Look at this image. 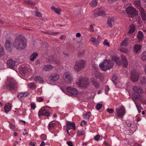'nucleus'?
<instances>
[{"label":"nucleus","instance_id":"c85d7f7f","mask_svg":"<svg viewBox=\"0 0 146 146\" xmlns=\"http://www.w3.org/2000/svg\"><path fill=\"white\" fill-rule=\"evenodd\" d=\"M133 89L135 93L139 94L141 93V89L138 87L135 86L133 88Z\"/></svg>","mask_w":146,"mask_h":146},{"label":"nucleus","instance_id":"dca6fc26","mask_svg":"<svg viewBox=\"0 0 146 146\" xmlns=\"http://www.w3.org/2000/svg\"><path fill=\"white\" fill-rule=\"evenodd\" d=\"M7 64L9 67L11 68H13L15 66V62L12 59H10L7 61Z\"/></svg>","mask_w":146,"mask_h":146},{"label":"nucleus","instance_id":"4468645a","mask_svg":"<svg viewBox=\"0 0 146 146\" xmlns=\"http://www.w3.org/2000/svg\"><path fill=\"white\" fill-rule=\"evenodd\" d=\"M60 125V123L58 122H56V123L53 122H50L49 123L48 128V129L50 130V129H52L54 127L57 126V125Z\"/></svg>","mask_w":146,"mask_h":146},{"label":"nucleus","instance_id":"680f3d73","mask_svg":"<svg viewBox=\"0 0 146 146\" xmlns=\"http://www.w3.org/2000/svg\"><path fill=\"white\" fill-rule=\"evenodd\" d=\"M90 31L91 32H93L94 31V28L92 25H90V27L89 28Z\"/></svg>","mask_w":146,"mask_h":146},{"label":"nucleus","instance_id":"39448f33","mask_svg":"<svg viewBox=\"0 0 146 146\" xmlns=\"http://www.w3.org/2000/svg\"><path fill=\"white\" fill-rule=\"evenodd\" d=\"M126 12L129 16L131 18H134L138 15V12L136 9L132 6H130L126 9Z\"/></svg>","mask_w":146,"mask_h":146},{"label":"nucleus","instance_id":"052dcab7","mask_svg":"<svg viewBox=\"0 0 146 146\" xmlns=\"http://www.w3.org/2000/svg\"><path fill=\"white\" fill-rule=\"evenodd\" d=\"M100 138V136L99 135H96L94 137V139L96 141H98L99 140Z\"/></svg>","mask_w":146,"mask_h":146},{"label":"nucleus","instance_id":"a19ab883","mask_svg":"<svg viewBox=\"0 0 146 146\" xmlns=\"http://www.w3.org/2000/svg\"><path fill=\"white\" fill-rule=\"evenodd\" d=\"M140 80L141 83L142 84H144L146 83V78L142 77L140 78Z\"/></svg>","mask_w":146,"mask_h":146},{"label":"nucleus","instance_id":"e433bc0d","mask_svg":"<svg viewBox=\"0 0 146 146\" xmlns=\"http://www.w3.org/2000/svg\"><path fill=\"white\" fill-rule=\"evenodd\" d=\"M129 39H126L125 40L123 41L122 42L121 44V46H126L129 43L128 42Z\"/></svg>","mask_w":146,"mask_h":146},{"label":"nucleus","instance_id":"79ce46f5","mask_svg":"<svg viewBox=\"0 0 146 146\" xmlns=\"http://www.w3.org/2000/svg\"><path fill=\"white\" fill-rule=\"evenodd\" d=\"M29 88L32 89H35L36 88V86L34 83H31L28 84Z\"/></svg>","mask_w":146,"mask_h":146},{"label":"nucleus","instance_id":"6ab92c4d","mask_svg":"<svg viewBox=\"0 0 146 146\" xmlns=\"http://www.w3.org/2000/svg\"><path fill=\"white\" fill-rule=\"evenodd\" d=\"M51 9L58 15L60 14L61 9L60 7L56 8L53 6L51 7Z\"/></svg>","mask_w":146,"mask_h":146},{"label":"nucleus","instance_id":"ea45409f","mask_svg":"<svg viewBox=\"0 0 146 146\" xmlns=\"http://www.w3.org/2000/svg\"><path fill=\"white\" fill-rule=\"evenodd\" d=\"M112 59L115 61V62L117 64H119L118 60L119 58L116 56H114L112 57Z\"/></svg>","mask_w":146,"mask_h":146},{"label":"nucleus","instance_id":"1a4fd4ad","mask_svg":"<svg viewBox=\"0 0 146 146\" xmlns=\"http://www.w3.org/2000/svg\"><path fill=\"white\" fill-rule=\"evenodd\" d=\"M60 76L57 74L55 73L52 74L49 76L48 78V81L50 82H55L59 80Z\"/></svg>","mask_w":146,"mask_h":146},{"label":"nucleus","instance_id":"5fc2aeb1","mask_svg":"<svg viewBox=\"0 0 146 146\" xmlns=\"http://www.w3.org/2000/svg\"><path fill=\"white\" fill-rule=\"evenodd\" d=\"M102 106L101 104H98L96 105V107L97 110H99L100 109Z\"/></svg>","mask_w":146,"mask_h":146},{"label":"nucleus","instance_id":"e2e57ef3","mask_svg":"<svg viewBox=\"0 0 146 146\" xmlns=\"http://www.w3.org/2000/svg\"><path fill=\"white\" fill-rule=\"evenodd\" d=\"M67 143L69 146H72L73 145L71 141H68L67 142Z\"/></svg>","mask_w":146,"mask_h":146},{"label":"nucleus","instance_id":"f03ea898","mask_svg":"<svg viewBox=\"0 0 146 146\" xmlns=\"http://www.w3.org/2000/svg\"><path fill=\"white\" fill-rule=\"evenodd\" d=\"M5 84L7 89L9 90L15 89L16 83L13 78H8Z\"/></svg>","mask_w":146,"mask_h":146},{"label":"nucleus","instance_id":"5701e85b","mask_svg":"<svg viewBox=\"0 0 146 146\" xmlns=\"http://www.w3.org/2000/svg\"><path fill=\"white\" fill-rule=\"evenodd\" d=\"M95 76L97 79H99L100 81L102 80L104 78L103 74L99 72H97L95 74Z\"/></svg>","mask_w":146,"mask_h":146},{"label":"nucleus","instance_id":"6e6d98bb","mask_svg":"<svg viewBox=\"0 0 146 146\" xmlns=\"http://www.w3.org/2000/svg\"><path fill=\"white\" fill-rule=\"evenodd\" d=\"M114 110L112 109H109L108 108L107 109V111L108 112H109L110 113H112L114 112Z\"/></svg>","mask_w":146,"mask_h":146},{"label":"nucleus","instance_id":"423d86ee","mask_svg":"<svg viewBox=\"0 0 146 146\" xmlns=\"http://www.w3.org/2000/svg\"><path fill=\"white\" fill-rule=\"evenodd\" d=\"M76 84L79 87L86 88L88 85L89 82L87 80L82 78L79 79Z\"/></svg>","mask_w":146,"mask_h":146},{"label":"nucleus","instance_id":"3c124183","mask_svg":"<svg viewBox=\"0 0 146 146\" xmlns=\"http://www.w3.org/2000/svg\"><path fill=\"white\" fill-rule=\"evenodd\" d=\"M23 73L25 74L28 72V70L27 68H23L22 69Z\"/></svg>","mask_w":146,"mask_h":146},{"label":"nucleus","instance_id":"72a5a7b5","mask_svg":"<svg viewBox=\"0 0 146 146\" xmlns=\"http://www.w3.org/2000/svg\"><path fill=\"white\" fill-rule=\"evenodd\" d=\"M135 29V27L134 25L132 24L129 27V30L128 31V33L129 34L132 33L134 31Z\"/></svg>","mask_w":146,"mask_h":146},{"label":"nucleus","instance_id":"603ef678","mask_svg":"<svg viewBox=\"0 0 146 146\" xmlns=\"http://www.w3.org/2000/svg\"><path fill=\"white\" fill-rule=\"evenodd\" d=\"M103 44L105 46H107L109 47L110 45L109 43L108 42V40L106 39H105L104 42Z\"/></svg>","mask_w":146,"mask_h":146},{"label":"nucleus","instance_id":"4be33fe9","mask_svg":"<svg viewBox=\"0 0 146 146\" xmlns=\"http://www.w3.org/2000/svg\"><path fill=\"white\" fill-rule=\"evenodd\" d=\"M11 104L9 103L6 104L4 108L5 112L7 113L10 111L11 110Z\"/></svg>","mask_w":146,"mask_h":146},{"label":"nucleus","instance_id":"393cba45","mask_svg":"<svg viewBox=\"0 0 146 146\" xmlns=\"http://www.w3.org/2000/svg\"><path fill=\"white\" fill-rule=\"evenodd\" d=\"M92 85L96 88H97L100 87V84L94 78L92 80Z\"/></svg>","mask_w":146,"mask_h":146},{"label":"nucleus","instance_id":"2eb2a0df","mask_svg":"<svg viewBox=\"0 0 146 146\" xmlns=\"http://www.w3.org/2000/svg\"><path fill=\"white\" fill-rule=\"evenodd\" d=\"M121 58L122 60V64L123 67L125 68H126L127 66V60L125 57L124 56H121Z\"/></svg>","mask_w":146,"mask_h":146},{"label":"nucleus","instance_id":"de8ad7c7","mask_svg":"<svg viewBox=\"0 0 146 146\" xmlns=\"http://www.w3.org/2000/svg\"><path fill=\"white\" fill-rule=\"evenodd\" d=\"M17 97L19 99H21L23 97L22 92L18 93L17 95Z\"/></svg>","mask_w":146,"mask_h":146},{"label":"nucleus","instance_id":"a211bd4d","mask_svg":"<svg viewBox=\"0 0 146 146\" xmlns=\"http://www.w3.org/2000/svg\"><path fill=\"white\" fill-rule=\"evenodd\" d=\"M134 52L136 54L139 53L140 51L141 46L139 45H135L133 47Z\"/></svg>","mask_w":146,"mask_h":146},{"label":"nucleus","instance_id":"864d4df0","mask_svg":"<svg viewBox=\"0 0 146 146\" xmlns=\"http://www.w3.org/2000/svg\"><path fill=\"white\" fill-rule=\"evenodd\" d=\"M9 127H10V128L11 129L13 130H15V127L14 125L12 123H11L9 124Z\"/></svg>","mask_w":146,"mask_h":146},{"label":"nucleus","instance_id":"bf43d9fd","mask_svg":"<svg viewBox=\"0 0 146 146\" xmlns=\"http://www.w3.org/2000/svg\"><path fill=\"white\" fill-rule=\"evenodd\" d=\"M22 93L23 97H26L29 95V93L28 92H23Z\"/></svg>","mask_w":146,"mask_h":146},{"label":"nucleus","instance_id":"bb28decb","mask_svg":"<svg viewBox=\"0 0 146 146\" xmlns=\"http://www.w3.org/2000/svg\"><path fill=\"white\" fill-rule=\"evenodd\" d=\"M85 133V132L84 130L83 129H81L78 131L76 135L77 136L84 135H84Z\"/></svg>","mask_w":146,"mask_h":146},{"label":"nucleus","instance_id":"7ed1b4c3","mask_svg":"<svg viewBox=\"0 0 146 146\" xmlns=\"http://www.w3.org/2000/svg\"><path fill=\"white\" fill-rule=\"evenodd\" d=\"M113 65V62L111 60H105L102 64H100V67L101 69L104 71L109 70Z\"/></svg>","mask_w":146,"mask_h":146},{"label":"nucleus","instance_id":"cd10ccee","mask_svg":"<svg viewBox=\"0 0 146 146\" xmlns=\"http://www.w3.org/2000/svg\"><path fill=\"white\" fill-rule=\"evenodd\" d=\"M141 13V17L143 21L146 20V13L145 12V11L144 9L142 10H141V11H140Z\"/></svg>","mask_w":146,"mask_h":146},{"label":"nucleus","instance_id":"ddd939ff","mask_svg":"<svg viewBox=\"0 0 146 146\" xmlns=\"http://www.w3.org/2000/svg\"><path fill=\"white\" fill-rule=\"evenodd\" d=\"M79 64L80 66L79 68L78 67L77 68L76 67V69H78L79 68H81V69L83 68L84 67L86 66V64H85V61L84 60H80L78 61L77 62V64Z\"/></svg>","mask_w":146,"mask_h":146},{"label":"nucleus","instance_id":"774afa93","mask_svg":"<svg viewBox=\"0 0 146 146\" xmlns=\"http://www.w3.org/2000/svg\"><path fill=\"white\" fill-rule=\"evenodd\" d=\"M40 146H45V143L43 141H42Z\"/></svg>","mask_w":146,"mask_h":146},{"label":"nucleus","instance_id":"4d7b16f0","mask_svg":"<svg viewBox=\"0 0 146 146\" xmlns=\"http://www.w3.org/2000/svg\"><path fill=\"white\" fill-rule=\"evenodd\" d=\"M31 108L33 109V110H35L36 107L35 104L34 103H31Z\"/></svg>","mask_w":146,"mask_h":146},{"label":"nucleus","instance_id":"f3484780","mask_svg":"<svg viewBox=\"0 0 146 146\" xmlns=\"http://www.w3.org/2000/svg\"><path fill=\"white\" fill-rule=\"evenodd\" d=\"M49 61L54 64H59L60 61L58 59H54L52 57L48 59Z\"/></svg>","mask_w":146,"mask_h":146},{"label":"nucleus","instance_id":"473e14b6","mask_svg":"<svg viewBox=\"0 0 146 146\" xmlns=\"http://www.w3.org/2000/svg\"><path fill=\"white\" fill-rule=\"evenodd\" d=\"M97 0H93L90 3L89 5L91 7H95L97 5Z\"/></svg>","mask_w":146,"mask_h":146},{"label":"nucleus","instance_id":"9b49d317","mask_svg":"<svg viewBox=\"0 0 146 146\" xmlns=\"http://www.w3.org/2000/svg\"><path fill=\"white\" fill-rule=\"evenodd\" d=\"M68 92L72 95H76L78 93L77 90L74 88L68 87L67 89Z\"/></svg>","mask_w":146,"mask_h":146},{"label":"nucleus","instance_id":"a878e982","mask_svg":"<svg viewBox=\"0 0 146 146\" xmlns=\"http://www.w3.org/2000/svg\"><path fill=\"white\" fill-rule=\"evenodd\" d=\"M114 20L113 17H109L108 18L107 25L108 26L111 27L112 26V23L114 22Z\"/></svg>","mask_w":146,"mask_h":146},{"label":"nucleus","instance_id":"7c9ffc66","mask_svg":"<svg viewBox=\"0 0 146 146\" xmlns=\"http://www.w3.org/2000/svg\"><path fill=\"white\" fill-rule=\"evenodd\" d=\"M137 37L140 40H142L143 38V33L141 31H139L137 34Z\"/></svg>","mask_w":146,"mask_h":146},{"label":"nucleus","instance_id":"c9c22d12","mask_svg":"<svg viewBox=\"0 0 146 146\" xmlns=\"http://www.w3.org/2000/svg\"><path fill=\"white\" fill-rule=\"evenodd\" d=\"M5 53V51L3 46L0 44V57L3 56Z\"/></svg>","mask_w":146,"mask_h":146},{"label":"nucleus","instance_id":"8fccbe9b","mask_svg":"<svg viewBox=\"0 0 146 146\" xmlns=\"http://www.w3.org/2000/svg\"><path fill=\"white\" fill-rule=\"evenodd\" d=\"M25 3L28 5H35V3H34L29 1H25Z\"/></svg>","mask_w":146,"mask_h":146},{"label":"nucleus","instance_id":"20e7f679","mask_svg":"<svg viewBox=\"0 0 146 146\" xmlns=\"http://www.w3.org/2000/svg\"><path fill=\"white\" fill-rule=\"evenodd\" d=\"M63 79L65 82L69 84L72 83L73 80L72 76L69 72H66L64 73Z\"/></svg>","mask_w":146,"mask_h":146},{"label":"nucleus","instance_id":"37998d69","mask_svg":"<svg viewBox=\"0 0 146 146\" xmlns=\"http://www.w3.org/2000/svg\"><path fill=\"white\" fill-rule=\"evenodd\" d=\"M53 68V66L51 65H46V71L50 70Z\"/></svg>","mask_w":146,"mask_h":146},{"label":"nucleus","instance_id":"09e8293b","mask_svg":"<svg viewBox=\"0 0 146 146\" xmlns=\"http://www.w3.org/2000/svg\"><path fill=\"white\" fill-rule=\"evenodd\" d=\"M135 104L136 105V107L137 108L138 110H141V109H142V107L140 104H138L136 102H135Z\"/></svg>","mask_w":146,"mask_h":146},{"label":"nucleus","instance_id":"69168bd1","mask_svg":"<svg viewBox=\"0 0 146 146\" xmlns=\"http://www.w3.org/2000/svg\"><path fill=\"white\" fill-rule=\"evenodd\" d=\"M36 143H33L32 142H31L29 143V145L31 146H35V144Z\"/></svg>","mask_w":146,"mask_h":146},{"label":"nucleus","instance_id":"412c9836","mask_svg":"<svg viewBox=\"0 0 146 146\" xmlns=\"http://www.w3.org/2000/svg\"><path fill=\"white\" fill-rule=\"evenodd\" d=\"M134 4L136 6V7L141 11V9L142 10L143 9V8L141 7V3L140 0H137L135 1L134 2Z\"/></svg>","mask_w":146,"mask_h":146},{"label":"nucleus","instance_id":"a18cd8bd","mask_svg":"<svg viewBox=\"0 0 146 146\" xmlns=\"http://www.w3.org/2000/svg\"><path fill=\"white\" fill-rule=\"evenodd\" d=\"M35 16H37V17H42V15L41 13L38 11H36L35 12Z\"/></svg>","mask_w":146,"mask_h":146},{"label":"nucleus","instance_id":"338daca9","mask_svg":"<svg viewBox=\"0 0 146 146\" xmlns=\"http://www.w3.org/2000/svg\"><path fill=\"white\" fill-rule=\"evenodd\" d=\"M52 114H50V112L47 111L46 110V115L47 116H49L50 115H51Z\"/></svg>","mask_w":146,"mask_h":146},{"label":"nucleus","instance_id":"58836bf2","mask_svg":"<svg viewBox=\"0 0 146 146\" xmlns=\"http://www.w3.org/2000/svg\"><path fill=\"white\" fill-rule=\"evenodd\" d=\"M141 58L143 61H146V51L142 53L141 55Z\"/></svg>","mask_w":146,"mask_h":146},{"label":"nucleus","instance_id":"f257e3e1","mask_svg":"<svg viewBox=\"0 0 146 146\" xmlns=\"http://www.w3.org/2000/svg\"><path fill=\"white\" fill-rule=\"evenodd\" d=\"M13 45L17 49L20 50L23 49L26 47V40L23 37H17L15 39Z\"/></svg>","mask_w":146,"mask_h":146},{"label":"nucleus","instance_id":"f8f14e48","mask_svg":"<svg viewBox=\"0 0 146 146\" xmlns=\"http://www.w3.org/2000/svg\"><path fill=\"white\" fill-rule=\"evenodd\" d=\"M66 128L69 130L71 129H72L74 130H75V124L73 122L66 121Z\"/></svg>","mask_w":146,"mask_h":146},{"label":"nucleus","instance_id":"49530a36","mask_svg":"<svg viewBox=\"0 0 146 146\" xmlns=\"http://www.w3.org/2000/svg\"><path fill=\"white\" fill-rule=\"evenodd\" d=\"M77 62H76V63H75V65L74 66V69L76 70H77V71H80L81 69V68H79V69H76V67L77 68H78V67L79 68L80 67V65H79V64H78V65H77Z\"/></svg>","mask_w":146,"mask_h":146},{"label":"nucleus","instance_id":"c03bdc74","mask_svg":"<svg viewBox=\"0 0 146 146\" xmlns=\"http://www.w3.org/2000/svg\"><path fill=\"white\" fill-rule=\"evenodd\" d=\"M119 50L121 52L125 53L128 52V50L126 48H120Z\"/></svg>","mask_w":146,"mask_h":146},{"label":"nucleus","instance_id":"b1692460","mask_svg":"<svg viewBox=\"0 0 146 146\" xmlns=\"http://www.w3.org/2000/svg\"><path fill=\"white\" fill-rule=\"evenodd\" d=\"M38 115L39 116L42 115H46V108L45 107H43L40 110Z\"/></svg>","mask_w":146,"mask_h":146},{"label":"nucleus","instance_id":"0e129e2a","mask_svg":"<svg viewBox=\"0 0 146 146\" xmlns=\"http://www.w3.org/2000/svg\"><path fill=\"white\" fill-rule=\"evenodd\" d=\"M43 98L41 97H39L37 98V100L39 102H40L43 100Z\"/></svg>","mask_w":146,"mask_h":146},{"label":"nucleus","instance_id":"0eeeda50","mask_svg":"<svg viewBox=\"0 0 146 146\" xmlns=\"http://www.w3.org/2000/svg\"><path fill=\"white\" fill-rule=\"evenodd\" d=\"M115 111L117 116L120 118L122 117L125 113V109L123 106H119L116 109Z\"/></svg>","mask_w":146,"mask_h":146},{"label":"nucleus","instance_id":"c756f323","mask_svg":"<svg viewBox=\"0 0 146 146\" xmlns=\"http://www.w3.org/2000/svg\"><path fill=\"white\" fill-rule=\"evenodd\" d=\"M96 12L98 13V16H102L105 15V12L102 10V9L100 8L96 9Z\"/></svg>","mask_w":146,"mask_h":146},{"label":"nucleus","instance_id":"aec40b11","mask_svg":"<svg viewBox=\"0 0 146 146\" xmlns=\"http://www.w3.org/2000/svg\"><path fill=\"white\" fill-rule=\"evenodd\" d=\"M90 41L92 42L94 45L96 46H98L99 44V41H100V40H97L95 38L92 37L90 38Z\"/></svg>","mask_w":146,"mask_h":146},{"label":"nucleus","instance_id":"2f4dec72","mask_svg":"<svg viewBox=\"0 0 146 146\" xmlns=\"http://www.w3.org/2000/svg\"><path fill=\"white\" fill-rule=\"evenodd\" d=\"M38 55V54L37 52H35L33 53L30 56V60L31 61H33L34 60V59L36 58Z\"/></svg>","mask_w":146,"mask_h":146},{"label":"nucleus","instance_id":"13d9d810","mask_svg":"<svg viewBox=\"0 0 146 146\" xmlns=\"http://www.w3.org/2000/svg\"><path fill=\"white\" fill-rule=\"evenodd\" d=\"M118 0H108V2L110 4L113 3L114 2H116Z\"/></svg>","mask_w":146,"mask_h":146},{"label":"nucleus","instance_id":"6e6552de","mask_svg":"<svg viewBox=\"0 0 146 146\" xmlns=\"http://www.w3.org/2000/svg\"><path fill=\"white\" fill-rule=\"evenodd\" d=\"M139 77V74L135 69H133L132 71L131 78L134 82L137 81Z\"/></svg>","mask_w":146,"mask_h":146},{"label":"nucleus","instance_id":"4c0bfd02","mask_svg":"<svg viewBox=\"0 0 146 146\" xmlns=\"http://www.w3.org/2000/svg\"><path fill=\"white\" fill-rule=\"evenodd\" d=\"M91 115L90 112H88V113H85L83 115V117L84 119H88L90 118Z\"/></svg>","mask_w":146,"mask_h":146},{"label":"nucleus","instance_id":"f704fd0d","mask_svg":"<svg viewBox=\"0 0 146 146\" xmlns=\"http://www.w3.org/2000/svg\"><path fill=\"white\" fill-rule=\"evenodd\" d=\"M34 80L35 81H38L40 83H43V81L42 78L39 76H37L35 77L34 78Z\"/></svg>","mask_w":146,"mask_h":146},{"label":"nucleus","instance_id":"9d476101","mask_svg":"<svg viewBox=\"0 0 146 146\" xmlns=\"http://www.w3.org/2000/svg\"><path fill=\"white\" fill-rule=\"evenodd\" d=\"M12 43L11 40L9 38H7L5 43V48L8 52H11L12 50Z\"/></svg>","mask_w":146,"mask_h":146}]
</instances>
